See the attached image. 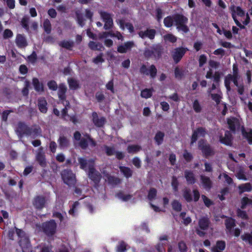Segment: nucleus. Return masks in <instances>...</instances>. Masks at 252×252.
Returning <instances> with one entry per match:
<instances>
[{"label":"nucleus","mask_w":252,"mask_h":252,"mask_svg":"<svg viewBox=\"0 0 252 252\" xmlns=\"http://www.w3.org/2000/svg\"><path fill=\"white\" fill-rule=\"evenodd\" d=\"M174 75L178 80H181L184 76V71L178 67H176L174 70Z\"/></svg>","instance_id":"nucleus-45"},{"label":"nucleus","mask_w":252,"mask_h":252,"mask_svg":"<svg viewBox=\"0 0 252 252\" xmlns=\"http://www.w3.org/2000/svg\"><path fill=\"white\" fill-rule=\"evenodd\" d=\"M43 27L44 31L47 33H50L52 30L51 24L48 19H45L43 23Z\"/></svg>","instance_id":"nucleus-46"},{"label":"nucleus","mask_w":252,"mask_h":252,"mask_svg":"<svg viewBox=\"0 0 252 252\" xmlns=\"http://www.w3.org/2000/svg\"><path fill=\"white\" fill-rule=\"evenodd\" d=\"M17 45L20 48L25 47L27 46V41L25 37L21 34H18L16 38Z\"/></svg>","instance_id":"nucleus-31"},{"label":"nucleus","mask_w":252,"mask_h":252,"mask_svg":"<svg viewBox=\"0 0 252 252\" xmlns=\"http://www.w3.org/2000/svg\"><path fill=\"white\" fill-rule=\"evenodd\" d=\"M13 36V33L11 30L9 29H5L3 32V38L7 39L11 38Z\"/></svg>","instance_id":"nucleus-62"},{"label":"nucleus","mask_w":252,"mask_h":252,"mask_svg":"<svg viewBox=\"0 0 252 252\" xmlns=\"http://www.w3.org/2000/svg\"><path fill=\"white\" fill-rule=\"evenodd\" d=\"M241 132L243 138L246 139L250 145H252V129L247 131L243 127Z\"/></svg>","instance_id":"nucleus-29"},{"label":"nucleus","mask_w":252,"mask_h":252,"mask_svg":"<svg viewBox=\"0 0 252 252\" xmlns=\"http://www.w3.org/2000/svg\"><path fill=\"white\" fill-rule=\"evenodd\" d=\"M89 162L88 172V177L94 182V187L97 188L99 186L102 176L101 174L95 169L94 161L91 160Z\"/></svg>","instance_id":"nucleus-3"},{"label":"nucleus","mask_w":252,"mask_h":252,"mask_svg":"<svg viewBox=\"0 0 252 252\" xmlns=\"http://www.w3.org/2000/svg\"><path fill=\"white\" fill-rule=\"evenodd\" d=\"M37 54L35 51H33L32 53L27 57V60L29 63L34 64L37 61Z\"/></svg>","instance_id":"nucleus-54"},{"label":"nucleus","mask_w":252,"mask_h":252,"mask_svg":"<svg viewBox=\"0 0 252 252\" xmlns=\"http://www.w3.org/2000/svg\"><path fill=\"white\" fill-rule=\"evenodd\" d=\"M37 106L40 112L45 114L48 110L47 102L43 97L39 98L37 102Z\"/></svg>","instance_id":"nucleus-24"},{"label":"nucleus","mask_w":252,"mask_h":252,"mask_svg":"<svg viewBox=\"0 0 252 252\" xmlns=\"http://www.w3.org/2000/svg\"><path fill=\"white\" fill-rule=\"evenodd\" d=\"M57 225L54 220H50L42 223L41 229L48 237H53L56 233Z\"/></svg>","instance_id":"nucleus-4"},{"label":"nucleus","mask_w":252,"mask_h":252,"mask_svg":"<svg viewBox=\"0 0 252 252\" xmlns=\"http://www.w3.org/2000/svg\"><path fill=\"white\" fill-rule=\"evenodd\" d=\"M179 182L177 178L173 176L172 177L171 186L174 192L178 191Z\"/></svg>","instance_id":"nucleus-51"},{"label":"nucleus","mask_w":252,"mask_h":252,"mask_svg":"<svg viewBox=\"0 0 252 252\" xmlns=\"http://www.w3.org/2000/svg\"><path fill=\"white\" fill-rule=\"evenodd\" d=\"M99 14L101 19L105 23L103 28L105 30L111 29L113 26V21L111 15L105 11H100Z\"/></svg>","instance_id":"nucleus-11"},{"label":"nucleus","mask_w":252,"mask_h":252,"mask_svg":"<svg viewBox=\"0 0 252 252\" xmlns=\"http://www.w3.org/2000/svg\"><path fill=\"white\" fill-rule=\"evenodd\" d=\"M230 9L232 13H235V15H237L240 17H243L245 15V11L240 6L233 5L231 7Z\"/></svg>","instance_id":"nucleus-37"},{"label":"nucleus","mask_w":252,"mask_h":252,"mask_svg":"<svg viewBox=\"0 0 252 252\" xmlns=\"http://www.w3.org/2000/svg\"><path fill=\"white\" fill-rule=\"evenodd\" d=\"M226 247V243L224 241L218 240L216 245L211 248L212 252H222Z\"/></svg>","instance_id":"nucleus-22"},{"label":"nucleus","mask_w":252,"mask_h":252,"mask_svg":"<svg viewBox=\"0 0 252 252\" xmlns=\"http://www.w3.org/2000/svg\"><path fill=\"white\" fill-rule=\"evenodd\" d=\"M64 108H63L61 112H62V118L65 121H67L68 120L66 118V117H69V115L68 114V109L70 107V103L69 101H66L64 102Z\"/></svg>","instance_id":"nucleus-34"},{"label":"nucleus","mask_w":252,"mask_h":252,"mask_svg":"<svg viewBox=\"0 0 252 252\" xmlns=\"http://www.w3.org/2000/svg\"><path fill=\"white\" fill-rule=\"evenodd\" d=\"M164 40L165 41H169L172 43H174L177 41V38L172 33H167L163 36Z\"/></svg>","instance_id":"nucleus-47"},{"label":"nucleus","mask_w":252,"mask_h":252,"mask_svg":"<svg viewBox=\"0 0 252 252\" xmlns=\"http://www.w3.org/2000/svg\"><path fill=\"white\" fill-rule=\"evenodd\" d=\"M106 177L107 179L108 183L112 186H116L121 183V180L117 177L107 174Z\"/></svg>","instance_id":"nucleus-28"},{"label":"nucleus","mask_w":252,"mask_h":252,"mask_svg":"<svg viewBox=\"0 0 252 252\" xmlns=\"http://www.w3.org/2000/svg\"><path fill=\"white\" fill-rule=\"evenodd\" d=\"M210 220L207 217H201L198 220V225L200 229L207 230L210 225Z\"/></svg>","instance_id":"nucleus-23"},{"label":"nucleus","mask_w":252,"mask_h":252,"mask_svg":"<svg viewBox=\"0 0 252 252\" xmlns=\"http://www.w3.org/2000/svg\"><path fill=\"white\" fill-rule=\"evenodd\" d=\"M185 178L188 184H194L196 182V179L192 171L186 170L185 171Z\"/></svg>","instance_id":"nucleus-25"},{"label":"nucleus","mask_w":252,"mask_h":252,"mask_svg":"<svg viewBox=\"0 0 252 252\" xmlns=\"http://www.w3.org/2000/svg\"><path fill=\"white\" fill-rule=\"evenodd\" d=\"M19 244L22 249L31 245L30 241L28 237H24L20 239L19 241Z\"/></svg>","instance_id":"nucleus-42"},{"label":"nucleus","mask_w":252,"mask_h":252,"mask_svg":"<svg viewBox=\"0 0 252 252\" xmlns=\"http://www.w3.org/2000/svg\"><path fill=\"white\" fill-rule=\"evenodd\" d=\"M224 224L227 231L231 234L233 228L236 226L235 220L232 217H227L224 220Z\"/></svg>","instance_id":"nucleus-20"},{"label":"nucleus","mask_w":252,"mask_h":252,"mask_svg":"<svg viewBox=\"0 0 252 252\" xmlns=\"http://www.w3.org/2000/svg\"><path fill=\"white\" fill-rule=\"evenodd\" d=\"M240 194L244 192H250L252 190V186L250 183L242 184L238 187Z\"/></svg>","instance_id":"nucleus-26"},{"label":"nucleus","mask_w":252,"mask_h":252,"mask_svg":"<svg viewBox=\"0 0 252 252\" xmlns=\"http://www.w3.org/2000/svg\"><path fill=\"white\" fill-rule=\"evenodd\" d=\"M80 203L78 201H75L73 203L71 206V208L68 211L69 215L74 217L75 216V213H76L77 210V207L79 205Z\"/></svg>","instance_id":"nucleus-52"},{"label":"nucleus","mask_w":252,"mask_h":252,"mask_svg":"<svg viewBox=\"0 0 252 252\" xmlns=\"http://www.w3.org/2000/svg\"><path fill=\"white\" fill-rule=\"evenodd\" d=\"M32 84L35 90L37 92H44V87L42 83H40L39 80L35 77L32 78Z\"/></svg>","instance_id":"nucleus-30"},{"label":"nucleus","mask_w":252,"mask_h":252,"mask_svg":"<svg viewBox=\"0 0 252 252\" xmlns=\"http://www.w3.org/2000/svg\"><path fill=\"white\" fill-rule=\"evenodd\" d=\"M157 194V190L155 188H151L149 189L148 193V199L152 201L155 199Z\"/></svg>","instance_id":"nucleus-49"},{"label":"nucleus","mask_w":252,"mask_h":252,"mask_svg":"<svg viewBox=\"0 0 252 252\" xmlns=\"http://www.w3.org/2000/svg\"><path fill=\"white\" fill-rule=\"evenodd\" d=\"M183 157L185 160L188 162L191 161V160L193 159V156L192 154L188 152L187 150H185L184 151L183 154Z\"/></svg>","instance_id":"nucleus-64"},{"label":"nucleus","mask_w":252,"mask_h":252,"mask_svg":"<svg viewBox=\"0 0 252 252\" xmlns=\"http://www.w3.org/2000/svg\"><path fill=\"white\" fill-rule=\"evenodd\" d=\"M192 107L193 110L196 113H200L201 111V107L199 103V101L197 99H195L193 102Z\"/></svg>","instance_id":"nucleus-61"},{"label":"nucleus","mask_w":252,"mask_h":252,"mask_svg":"<svg viewBox=\"0 0 252 252\" xmlns=\"http://www.w3.org/2000/svg\"><path fill=\"white\" fill-rule=\"evenodd\" d=\"M117 196L120 198L122 199L123 201H126L129 199H130L132 197V196L130 194H124L122 192H119L117 194Z\"/></svg>","instance_id":"nucleus-59"},{"label":"nucleus","mask_w":252,"mask_h":252,"mask_svg":"<svg viewBox=\"0 0 252 252\" xmlns=\"http://www.w3.org/2000/svg\"><path fill=\"white\" fill-rule=\"evenodd\" d=\"M134 45L132 41H127L124 44L119 45L117 48V51L120 53H126L127 50H130Z\"/></svg>","instance_id":"nucleus-18"},{"label":"nucleus","mask_w":252,"mask_h":252,"mask_svg":"<svg viewBox=\"0 0 252 252\" xmlns=\"http://www.w3.org/2000/svg\"><path fill=\"white\" fill-rule=\"evenodd\" d=\"M92 122L96 127H102L104 126L106 122L105 117H101L98 118V114L96 112H93L92 114Z\"/></svg>","instance_id":"nucleus-14"},{"label":"nucleus","mask_w":252,"mask_h":252,"mask_svg":"<svg viewBox=\"0 0 252 252\" xmlns=\"http://www.w3.org/2000/svg\"><path fill=\"white\" fill-rule=\"evenodd\" d=\"M58 89V95L59 99L61 101L63 104H64V102L68 101L66 100V95L67 88L64 83H60L59 85Z\"/></svg>","instance_id":"nucleus-15"},{"label":"nucleus","mask_w":252,"mask_h":252,"mask_svg":"<svg viewBox=\"0 0 252 252\" xmlns=\"http://www.w3.org/2000/svg\"><path fill=\"white\" fill-rule=\"evenodd\" d=\"M139 37L142 39L148 37L150 39L153 40L155 38L156 34V31L155 29H147L146 31H140L138 33Z\"/></svg>","instance_id":"nucleus-16"},{"label":"nucleus","mask_w":252,"mask_h":252,"mask_svg":"<svg viewBox=\"0 0 252 252\" xmlns=\"http://www.w3.org/2000/svg\"><path fill=\"white\" fill-rule=\"evenodd\" d=\"M241 238L243 241L248 242L250 244L252 245V234L251 235L249 233H245L241 235Z\"/></svg>","instance_id":"nucleus-55"},{"label":"nucleus","mask_w":252,"mask_h":252,"mask_svg":"<svg viewBox=\"0 0 252 252\" xmlns=\"http://www.w3.org/2000/svg\"><path fill=\"white\" fill-rule=\"evenodd\" d=\"M157 69L154 64L151 65L149 68L147 66L143 64L139 69L140 73L144 75H149L152 79H155L157 74Z\"/></svg>","instance_id":"nucleus-9"},{"label":"nucleus","mask_w":252,"mask_h":252,"mask_svg":"<svg viewBox=\"0 0 252 252\" xmlns=\"http://www.w3.org/2000/svg\"><path fill=\"white\" fill-rule=\"evenodd\" d=\"M189 49L187 47L183 46L174 48L171 52L172 58L175 63H179Z\"/></svg>","instance_id":"nucleus-8"},{"label":"nucleus","mask_w":252,"mask_h":252,"mask_svg":"<svg viewBox=\"0 0 252 252\" xmlns=\"http://www.w3.org/2000/svg\"><path fill=\"white\" fill-rule=\"evenodd\" d=\"M174 16H168L164 19L163 23L164 26L167 28H170L173 25Z\"/></svg>","instance_id":"nucleus-44"},{"label":"nucleus","mask_w":252,"mask_h":252,"mask_svg":"<svg viewBox=\"0 0 252 252\" xmlns=\"http://www.w3.org/2000/svg\"><path fill=\"white\" fill-rule=\"evenodd\" d=\"M105 153L108 156H112L115 154L116 151L113 147H109L107 145L104 146Z\"/></svg>","instance_id":"nucleus-56"},{"label":"nucleus","mask_w":252,"mask_h":252,"mask_svg":"<svg viewBox=\"0 0 252 252\" xmlns=\"http://www.w3.org/2000/svg\"><path fill=\"white\" fill-rule=\"evenodd\" d=\"M43 148L40 147L38 149V152L36 155V160L42 167H45L47 165L46 161L45 155L44 153L43 152Z\"/></svg>","instance_id":"nucleus-17"},{"label":"nucleus","mask_w":252,"mask_h":252,"mask_svg":"<svg viewBox=\"0 0 252 252\" xmlns=\"http://www.w3.org/2000/svg\"><path fill=\"white\" fill-rule=\"evenodd\" d=\"M165 134L163 132L158 131L156 133L154 140L158 145H160L163 142Z\"/></svg>","instance_id":"nucleus-33"},{"label":"nucleus","mask_w":252,"mask_h":252,"mask_svg":"<svg viewBox=\"0 0 252 252\" xmlns=\"http://www.w3.org/2000/svg\"><path fill=\"white\" fill-rule=\"evenodd\" d=\"M227 124L228 128L233 133H235L236 128L240 126L239 119L235 117L227 118Z\"/></svg>","instance_id":"nucleus-13"},{"label":"nucleus","mask_w":252,"mask_h":252,"mask_svg":"<svg viewBox=\"0 0 252 252\" xmlns=\"http://www.w3.org/2000/svg\"><path fill=\"white\" fill-rule=\"evenodd\" d=\"M67 82L70 90H76L80 88L78 81L73 78L68 79Z\"/></svg>","instance_id":"nucleus-35"},{"label":"nucleus","mask_w":252,"mask_h":252,"mask_svg":"<svg viewBox=\"0 0 252 252\" xmlns=\"http://www.w3.org/2000/svg\"><path fill=\"white\" fill-rule=\"evenodd\" d=\"M48 88L52 91H56L58 89L57 82L54 80H50L47 83Z\"/></svg>","instance_id":"nucleus-60"},{"label":"nucleus","mask_w":252,"mask_h":252,"mask_svg":"<svg viewBox=\"0 0 252 252\" xmlns=\"http://www.w3.org/2000/svg\"><path fill=\"white\" fill-rule=\"evenodd\" d=\"M178 247L180 252H187L188 247L184 241H180L178 244Z\"/></svg>","instance_id":"nucleus-58"},{"label":"nucleus","mask_w":252,"mask_h":252,"mask_svg":"<svg viewBox=\"0 0 252 252\" xmlns=\"http://www.w3.org/2000/svg\"><path fill=\"white\" fill-rule=\"evenodd\" d=\"M207 134L208 132L206 128L202 126L197 127L192 131L190 138V145L195 143L199 137H205Z\"/></svg>","instance_id":"nucleus-10"},{"label":"nucleus","mask_w":252,"mask_h":252,"mask_svg":"<svg viewBox=\"0 0 252 252\" xmlns=\"http://www.w3.org/2000/svg\"><path fill=\"white\" fill-rule=\"evenodd\" d=\"M232 135L228 131H225L224 137L220 136V141L221 143L229 146H231L232 145Z\"/></svg>","instance_id":"nucleus-19"},{"label":"nucleus","mask_w":252,"mask_h":252,"mask_svg":"<svg viewBox=\"0 0 252 252\" xmlns=\"http://www.w3.org/2000/svg\"><path fill=\"white\" fill-rule=\"evenodd\" d=\"M152 89H145L141 92V96L145 98H150L152 95Z\"/></svg>","instance_id":"nucleus-43"},{"label":"nucleus","mask_w":252,"mask_h":252,"mask_svg":"<svg viewBox=\"0 0 252 252\" xmlns=\"http://www.w3.org/2000/svg\"><path fill=\"white\" fill-rule=\"evenodd\" d=\"M76 20L78 25L81 27H84L85 25V19H84L82 14L80 13L76 12Z\"/></svg>","instance_id":"nucleus-53"},{"label":"nucleus","mask_w":252,"mask_h":252,"mask_svg":"<svg viewBox=\"0 0 252 252\" xmlns=\"http://www.w3.org/2000/svg\"><path fill=\"white\" fill-rule=\"evenodd\" d=\"M59 147L61 149L68 148L70 145L69 139L63 135H61L58 140Z\"/></svg>","instance_id":"nucleus-21"},{"label":"nucleus","mask_w":252,"mask_h":252,"mask_svg":"<svg viewBox=\"0 0 252 252\" xmlns=\"http://www.w3.org/2000/svg\"><path fill=\"white\" fill-rule=\"evenodd\" d=\"M119 168L121 172L126 178H129L132 176L133 171L129 167L121 166Z\"/></svg>","instance_id":"nucleus-36"},{"label":"nucleus","mask_w":252,"mask_h":252,"mask_svg":"<svg viewBox=\"0 0 252 252\" xmlns=\"http://www.w3.org/2000/svg\"><path fill=\"white\" fill-rule=\"evenodd\" d=\"M183 197L188 202H190L192 200V197L190 193V190L189 189H186L183 191Z\"/></svg>","instance_id":"nucleus-50"},{"label":"nucleus","mask_w":252,"mask_h":252,"mask_svg":"<svg viewBox=\"0 0 252 252\" xmlns=\"http://www.w3.org/2000/svg\"><path fill=\"white\" fill-rule=\"evenodd\" d=\"M236 176L239 180H242L244 181L247 180V178L245 175L244 170L243 168H241L237 172Z\"/></svg>","instance_id":"nucleus-57"},{"label":"nucleus","mask_w":252,"mask_h":252,"mask_svg":"<svg viewBox=\"0 0 252 252\" xmlns=\"http://www.w3.org/2000/svg\"><path fill=\"white\" fill-rule=\"evenodd\" d=\"M163 50V47L161 44H153L151 46L145 48L143 56L147 60L153 59L158 60L161 57Z\"/></svg>","instance_id":"nucleus-2"},{"label":"nucleus","mask_w":252,"mask_h":252,"mask_svg":"<svg viewBox=\"0 0 252 252\" xmlns=\"http://www.w3.org/2000/svg\"><path fill=\"white\" fill-rule=\"evenodd\" d=\"M200 180L203 187L207 189H210L212 188V181L209 177L204 175L200 176Z\"/></svg>","instance_id":"nucleus-27"},{"label":"nucleus","mask_w":252,"mask_h":252,"mask_svg":"<svg viewBox=\"0 0 252 252\" xmlns=\"http://www.w3.org/2000/svg\"><path fill=\"white\" fill-rule=\"evenodd\" d=\"M88 140L85 138H82L79 143V146L84 150L86 149L88 147Z\"/></svg>","instance_id":"nucleus-63"},{"label":"nucleus","mask_w":252,"mask_h":252,"mask_svg":"<svg viewBox=\"0 0 252 252\" xmlns=\"http://www.w3.org/2000/svg\"><path fill=\"white\" fill-rule=\"evenodd\" d=\"M46 202V200L45 196L43 195H37L34 197L32 204L35 208L41 210L45 207Z\"/></svg>","instance_id":"nucleus-12"},{"label":"nucleus","mask_w":252,"mask_h":252,"mask_svg":"<svg viewBox=\"0 0 252 252\" xmlns=\"http://www.w3.org/2000/svg\"><path fill=\"white\" fill-rule=\"evenodd\" d=\"M172 209L176 212H180L182 210V204L177 200H174L171 203Z\"/></svg>","instance_id":"nucleus-48"},{"label":"nucleus","mask_w":252,"mask_h":252,"mask_svg":"<svg viewBox=\"0 0 252 252\" xmlns=\"http://www.w3.org/2000/svg\"><path fill=\"white\" fill-rule=\"evenodd\" d=\"M15 131L20 138L26 136L35 139L41 135V129L39 126H32L31 127L27 125L26 123L21 121L17 123Z\"/></svg>","instance_id":"nucleus-1"},{"label":"nucleus","mask_w":252,"mask_h":252,"mask_svg":"<svg viewBox=\"0 0 252 252\" xmlns=\"http://www.w3.org/2000/svg\"><path fill=\"white\" fill-rule=\"evenodd\" d=\"M141 150V147L138 145H129L127 147V152L129 154H135Z\"/></svg>","instance_id":"nucleus-39"},{"label":"nucleus","mask_w":252,"mask_h":252,"mask_svg":"<svg viewBox=\"0 0 252 252\" xmlns=\"http://www.w3.org/2000/svg\"><path fill=\"white\" fill-rule=\"evenodd\" d=\"M59 45L63 48L71 51L74 46V42L72 41L63 40L59 43Z\"/></svg>","instance_id":"nucleus-40"},{"label":"nucleus","mask_w":252,"mask_h":252,"mask_svg":"<svg viewBox=\"0 0 252 252\" xmlns=\"http://www.w3.org/2000/svg\"><path fill=\"white\" fill-rule=\"evenodd\" d=\"M198 148L201 151L203 156L206 158L213 156L215 154L213 148L204 139H201L198 141Z\"/></svg>","instance_id":"nucleus-7"},{"label":"nucleus","mask_w":252,"mask_h":252,"mask_svg":"<svg viewBox=\"0 0 252 252\" xmlns=\"http://www.w3.org/2000/svg\"><path fill=\"white\" fill-rule=\"evenodd\" d=\"M128 245L124 241L119 242L116 247V252H126Z\"/></svg>","instance_id":"nucleus-38"},{"label":"nucleus","mask_w":252,"mask_h":252,"mask_svg":"<svg viewBox=\"0 0 252 252\" xmlns=\"http://www.w3.org/2000/svg\"><path fill=\"white\" fill-rule=\"evenodd\" d=\"M236 214L238 218L242 220H247L249 219V216L245 211L242 210V209L238 208L236 210Z\"/></svg>","instance_id":"nucleus-41"},{"label":"nucleus","mask_w":252,"mask_h":252,"mask_svg":"<svg viewBox=\"0 0 252 252\" xmlns=\"http://www.w3.org/2000/svg\"><path fill=\"white\" fill-rule=\"evenodd\" d=\"M93 159L88 160L87 159L84 158H79L78 161L80 165V168L85 171H87V167L89 168V162Z\"/></svg>","instance_id":"nucleus-32"},{"label":"nucleus","mask_w":252,"mask_h":252,"mask_svg":"<svg viewBox=\"0 0 252 252\" xmlns=\"http://www.w3.org/2000/svg\"><path fill=\"white\" fill-rule=\"evenodd\" d=\"M174 21L178 31L185 33H187L189 31V28L187 25L188 19L185 16L180 14H175L174 16Z\"/></svg>","instance_id":"nucleus-5"},{"label":"nucleus","mask_w":252,"mask_h":252,"mask_svg":"<svg viewBox=\"0 0 252 252\" xmlns=\"http://www.w3.org/2000/svg\"><path fill=\"white\" fill-rule=\"evenodd\" d=\"M61 177L64 184L69 187L74 186L76 183L75 174L69 169H64L61 172Z\"/></svg>","instance_id":"nucleus-6"}]
</instances>
